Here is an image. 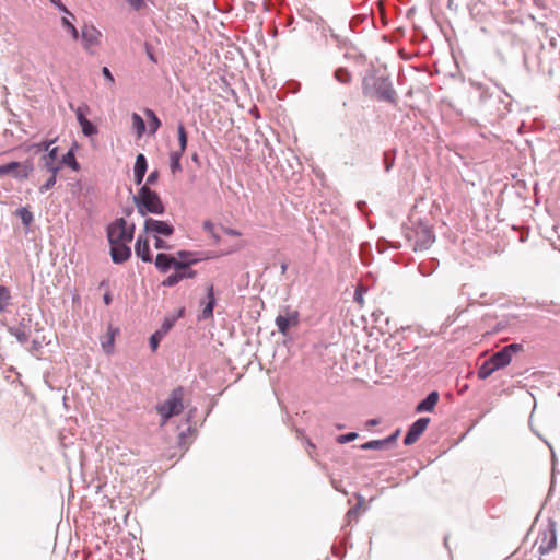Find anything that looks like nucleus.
Returning a JSON list of instances; mask_svg holds the SVG:
<instances>
[{
	"mask_svg": "<svg viewBox=\"0 0 560 560\" xmlns=\"http://www.w3.org/2000/svg\"><path fill=\"white\" fill-rule=\"evenodd\" d=\"M155 241H154V247L156 249H165V250H168L171 249V245H168L165 241H163L162 238H160L159 236H155L154 237Z\"/></svg>",
	"mask_w": 560,
	"mask_h": 560,
	"instance_id": "nucleus-43",
	"label": "nucleus"
},
{
	"mask_svg": "<svg viewBox=\"0 0 560 560\" xmlns=\"http://www.w3.org/2000/svg\"><path fill=\"white\" fill-rule=\"evenodd\" d=\"M183 387H177L172 390L170 397L163 404L156 406V410L162 417V424H165L172 417L183 411Z\"/></svg>",
	"mask_w": 560,
	"mask_h": 560,
	"instance_id": "nucleus-2",
	"label": "nucleus"
},
{
	"mask_svg": "<svg viewBox=\"0 0 560 560\" xmlns=\"http://www.w3.org/2000/svg\"><path fill=\"white\" fill-rule=\"evenodd\" d=\"M69 107L71 110L74 112L79 125L88 120L86 114L90 112V107L86 104L83 103L78 107H74L72 104H69Z\"/></svg>",
	"mask_w": 560,
	"mask_h": 560,
	"instance_id": "nucleus-26",
	"label": "nucleus"
},
{
	"mask_svg": "<svg viewBox=\"0 0 560 560\" xmlns=\"http://www.w3.org/2000/svg\"><path fill=\"white\" fill-rule=\"evenodd\" d=\"M337 428H338L339 430H341V429H343V425H342V424H338V425H337Z\"/></svg>",
	"mask_w": 560,
	"mask_h": 560,
	"instance_id": "nucleus-64",
	"label": "nucleus"
},
{
	"mask_svg": "<svg viewBox=\"0 0 560 560\" xmlns=\"http://www.w3.org/2000/svg\"><path fill=\"white\" fill-rule=\"evenodd\" d=\"M164 336L165 335L159 330H156L154 334L151 335L149 342H150V348L153 352L156 351V349L159 348V345Z\"/></svg>",
	"mask_w": 560,
	"mask_h": 560,
	"instance_id": "nucleus-36",
	"label": "nucleus"
},
{
	"mask_svg": "<svg viewBox=\"0 0 560 560\" xmlns=\"http://www.w3.org/2000/svg\"><path fill=\"white\" fill-rule=\"evenodd\" d=\"M223 231L225 234H228L230 236H240L241 235V232H238L237 230L231 229V228H224Z\"/></svg>",
	"mask_w": 560,
	"mask_h": 560,
	"instance_id": "nucleus-52",
	"label": "nucleus"
},
{
	"mask_svg": "<svg viewBox=\"0 0 560 560\" xmlns=\"http://www.w3.org/2000/svg\"><path fill=\"white\" fill-rule=\"evenodd\" d=\"M133 175H135V182L137 185H141L142 182H143V178L145 176L144 173H138V172H133Z\"/></svg>",
	"mask_w": 560,
	"mask_h": 560,
	"instance_id": "nucleus-51",
	"label": "nucleus"
},
{
	"mask_svg": "<svg viewBox=\"0 0 560 560\" xmlns=\"http://www.w3.org/2000/svg\"><path fill=\"white\" fill-rule=\"evenodd\" d=\"M135 11H141L148 7L150 0H125Z\"/></svg>",
	"mask_w": 560,
	"mask_h": 560,
	"instance_id": "nucleus-37",
	"label": "nucleus"
},
{
	"mask_svg": "<svg viewBox=\"0 0 560 560\" xmlns=\"http://www.w3.org/2000/svg\"><path fill=\"white\" fill-rule=\"evenodd\" d=\"M304 440H305V443H306L307 447L310 448L307 452H308L310 456L313 457V454H312L311 450H314L315 445L312 443V441L310 439L304 438Z\"/></svg>",
	"mask_w": 560,
	"mask_h": 560,
	"instance_id": "nucleus-53",
	"label": "nucleus"
},
{
	"mask_svg": "<svg viewBox=\"0 0 560 560\" xmlns=\"http://www.w3.org/2000/svg\"><path fill=\"white\" fill-rule=\"evenodd\" d=\"M357 438H358V433L357 432H349V433H346V434L338 435L336 438V441L339 444H346V443L354 441Z\"/></svg>",
	"mask_w": 560,
	"mask_h": 560,
	"instance_id": "nucleus-38",
	"label": "nucleus"
},
{
	"mask_svg": "<svg viewBox=\"0 0 560 560\" xmlns=\"http://www.w3.org/2000/svg\"><path fill=\"white\" fill-rule=\"evenodd\" d=\"M147 119H148V125H149V133L151 136L155 135L156 131L160 129L161 127V120L160 118L158 117V115L154 113V110L150 109V108H145L143 110Z\"/></svg>",
	"mask_w": 560,
	"mask_h": 560,
	"instance_id": "nucleus-20",
	"label": "nucleus"
},
{
	"mask_svg": "<svg viewBox=\"0 0 560 560\" xmlns=\"http://www.w3.org/2000/svg\"><path fill=\"white\" fill-rule=\"evenodd\" d=\"M377 423H378V421L376 419H371L368 421L369 425H376Z\"/></svg>",
	"mask_w": 560,
	"mask_h": 560,
	"instance_id": "nucleus-58",
	"label": "nucleus"
},
{
	"mask_svg": "<svg viewBox=\"0 0 560 560\" xmlns=\"http://www.w3.org/2000/svg\"><path fill=\"white\" fill-rule=\"evenodd\" d=\"M132 200L141 217H147L149 213L163 214L165 212V207L159 194L147 185L141 186L137 195L132 197Z\"/></svg>",
	"mask_w": 560,
	"mask_h": 560,
	"instance_id": "nucleus-1",
	"label": "nucleus"
},
{
	"mask_svg": "<svg viewBox=\"0 0 560 560\" xmlns=\"http://www.w3.org/2000/svg\"><path fill=\"white\" fill-rule=\"evenodd\" d=\"M203 230L212 233L214 231V224L211 221H205L202 225Z\"/></svg>",
	"mask_w": 560,
	"mask_h": 560,
	"instance_id": "nucleus-50",
	"label": "nucleus"
},
{
	"mask_svg": "<svg viewBox=\"0 0 560 560\" xmlns=\"http://www.w3.org/2000/svg\"><path fill=\"white\" fill-rule=\"evenodd\" d=\"M11 304V293L10 290L0 285V310H5Z\"/></svg>",
	"mask_w": 560,
	"mask_h": 560,
	"instance_id": "nucleus-30",
	"label": "nucleus"
},
{
	"mask_svg": "<svg viewBox=\"0 0 560 560\" xmlns=\"http://www.w3.org/2000/svg\"><path fill=\"white\" fill-rule=\"evenodd\" d=\"M524 128H525V121H521L518 131L522 132Z\"/></svg>",
	"mask_w": 560,
	"mask_h": 560,
	"instance_id": "nucleus-60",
	"label": "nucleus"
},
{
	"mask_svg": "<svg viewBox=\"0 0 560 560\" xmlns=\"http://www.w3.org/2000/svg\"><path fill=\"white\" fill-rule=\"evenodd\" d=\"M80 126L82 129V133L86 137L95 136L98 132L97 127L89 119L83 121V124H81Z\"/></svg>",
	"mask_w": 560,
	"mask_h": 560,
	"instance_id": "nucleus-34",
	"label": "nucleus"
},
{
	"mask_svg": "<svg viewBox=\"0 0 560 560\" xmlns=\"http://www.w3.org/2000/svg\"><path fill=\"white\" fill-rule=\"evenodd\" d=\"M176 255L178 257L177 260L199 259L198 257H196V253L189 250H178Z\"/></svg>",
	"mask_w": 560,
	"mask_h": 560,
	"instance_id": "nucleus-40",
	"label": "nucleus"
},
{
	"mask_svg": "<svg viewBox=\"0 0 560 560\" xmlns=\"http://www.w3.org/2000/svg\"><path fill=\"white\" fill-rule=\"evenodd\" d=\"M114 339H115V331L112 329V327H109L106 339L102 341V348L105 353L109 354L113 352Z\"/></svg>",
	"mask_w": 560,
	"mask_h": 560,
	"instance_id": "nucleus-31",
	"label": "nucleus"
},
{
	"mask_svg": "<svg viewBox=\"0 0 560 560\" xmlns=\"http://www.w3.org/2000/svg\"><path fill=\"white\" fill-rule=\"evenodd\" d=\"M368 85H369V82H368V80H365V81H364V89H366V88H368Z\"/></svg>",
	"mask_w": 560,
	"mask_h": 560,
	"instance_id": "nucleus-63",
	"label": "nucleus"
},
{
	"mask_svg": "<svg viewBox=\"0 0 560 560\" xmlns=\"http://www.w3.org/2000/svg\"><path fill=\"white\" fill-rule=\"evenodd\" d=\"M179 261L171 254L160 253L155 257L154 265L160 272L166 273L172 268L174 269Z\"/></svg>",
	"mask_w": 560,
	"mask_h": 560,
	"instance_id": "nucleus-15",
	"label": "nucleus"
},
{
	"mask_svg": "<svg viewBox=\"0 0 560 560\" xmlns=\"http://www.w3.org/2000/svg\"><path fill=\"white\" fill-rule=\"evenodd\" d=\"M373 90L380 101H385L392 104L396 103V92L393 88L392 81L386 77L373 78Z\"/></svg>",
	"mask_w": 560,
	"mask_h": 560,
	"instance_id": "nucleus-8",
	"label": "nucleus"
},
{
	"mask_svg": "<svg viewBox=\"0 0 560 560\" xmlns=\"http://www.w3.org/2000/svg\"><path fill=\"white\" fill-rule=\"evenodd\" d=\"M287 269H288V265L285 262H282L281 264V272L285 273Z\"/></svg>",
	"mask_w": 560,
	"mask_h": 560,
	"instance_id": "nucleus-59",
	"label": "nucleus"
},
{
	"mask_svg": "<svg viewBox=\"0 0 560 560\" xmlns=\"http://www.w3.org/2000/svg\"><path fill=\"white\" fill-rule=\"evenodd\" d=\"M61 165L65 164L69 167H71L73 171H79L80 164L77 162L74 152L72 150H69L61 159L60 161Z\"/></svg>",
	"mask_w": 560,
	"mask_h": 560,
	"instance_id": "nucleus-28",
	"label": "nucleus"
},
{
	"mask_svg": "<svg viewBox=\"0 0 560 560\" xmlns=\"http://www.w3.org/2000/svg\"><path fill=\"white\" fill-rule=\"evenodd\" d=\"M52 141H44L36 145L37 151H49L51 148Z\"/></svg>",
	"mask_w": 560,
	"mask_h": 560,
	"instance_id": "nucleus-49",
	"label": "nucleus"
},
{
	"mask_svg": "<svg viewBox=\"0 0 560 560\" xmlns=\"http://www.w3.org/2000/svg\"><path fill=\"white\" fill-rule=\"evenodd\" d=\"M177 136L179 144V149L177 150V152L185 153V151L187 150L188 137L183 122H179L177 126Z\"/></svg>",
	"mask_w": 560,
	"mask_h": 560,
	"instance_id": "nucleus-25",
	"label": "nucleus"
},
{
	"mask_svg": "<svg viewBox=\"0 0 560 560\" xmlns=\"http://www.w3.org/2000/svg\"><path fill=\"white\" fill-rule=\"evenodd\" d=\"M147 52H148L149 59L152 60L153 62H156V59H155L153 52L150 50L149 47H147Z\"/></svg>",
	"mask_w": 560,
	"mask_h": 560,
	"instance_id": "nucleus-56",
	"label": "nucleus"
},
{
	"mask_svg": "<svg viewBox=\"0 0 560 560\" xmlns=\"http://www.w3.org/2000/svg\"><path fill=\"white\" fill-rule=\"evenodd\" d=\"M489 360L493 363L494 368L499 370L510 364L512 357L502 348L500 351L492 354Z\"/></svg>",
	"mask_w": 560,
	"mask_h": 560,
	"instance_id": "nucleus-19",
	"label": "nucleus"
},
{
	"mask_svg": "<svg viewBox=\"0 0 560 560\" xmlns=\"http://www.w3.org/2000/svg\"><path fill=\"white\" fill-rule=\"evenodd\" d=\"M16 217H19L24 226H30L34 221L33 213L25 207H21L15 212Z\"/></svg>",
	"mask_w": 560,
	"mask_h": 560,
	"instance_id": "nucleus-27",
	"label": "nucleus"
},
{
	"mask_svg": "<svg viewBox=\"0 0 560 560\" xmlns=\"http://www.w3.org/2000/svg\"><path fill=\"white\" fill-rule=\"evenodd\" d=\"M298 324H299V313L296 311H293L285 316L278 315L276 317V325L278 327V330L282 335H287L289 328L291 326H296Z\"/></svg>",
	"mask_w": 560,
	"mask_h": 560,
	"instance_id": "nucleus-16",
	"label": "nucleus"
},
{
	"mask_svg": "<svg viewBox=\"0 0 560 560\" xmlns=\"http://www.w3.org/2000/svg\"><path fill=\"white\" fill-rule=\"evenodd\" d=\"M45 170L50 173V176H55V178L57 179V174L61 170V163L60 164H55L52 166H48Z\"/></svg>",
	"mask_w": 560,
	"mask_h": 560,
	"instance_id": "nucleus-48",
	"label": "nucleus"
},
{
	"mask_svg": "<svg viewBox=\"0 0 560 560\" xmlns=\"http://www.w3.org/2000/svg\"><path fill=\"white\" fill-rule=\"evenodd\" d=\"M400 434V430H396L393 434H390L389 436L385 438V439H382V440H372V441H369V442H365L363 444L360 445V448L363 450V451H382V450H387L389 448L390 446H393L398 436Z\"/></svg>",
	"mask_w": 560,
	"mask_h": 560,
	"instance_id": "nucleus-12",
	"label": "nucleus"
},
{
	"mask_svg": "<svg viewBox=\"0 0 560 560\" xmlns=\"http://www.w3.org/2000/svg\"><path fill=\"white\" fill-rule=\"evenodd\" d=\"M175 322H176V318H174V317H166L163 320V324H162L161 328L159 329V331H161L164 335H166L168 332V330H171V328L175 325Z\"/></svg>",
	"mask_w": 560,
	"mask_h": 560,
	"instance_id": "nucleus-39",
	"label": "nucleus"
},
{
	"mask_svg": "<svg viewBox=\"0 0 560 560\" xmlns=\"http://www.w3.org/2000/svg\"><path fill=\"white\" fill-rule=\"evenodd\" d=\"M147 170H148V162H147V158L144 156V154L142 153H139L136 158V162H135V166H133V172H138V173H147Z\"/></svg>",
	"mask_w": 560,
	"mask_h": 560,
	"instance_id": "nucleus-33",
	"label": "nucleus"
},
{
	"mask_svg": "<svg viewBox=\"0 0 560 560\" xmlns=\"http://www.w3.org/2000/svg\"><path fill=\"white\" fill-rule=\"evenodd\" d=\"M8 331L11 336L15 337L21 345H24L28 340V334L25 331V325L23 323H20L19 326L9 327Z\"/></svg>",
	"mask_w": 560,
	"mask_h": 560,
	"instance_id": "nucleus-22",
	"label": "nucleus"
},
{
	"mask_svg": "<svg viewBox=\"0 0 560 560\" xmlns=\"http://www.w3.org/2000/svg\"><path fill=\"white\" fill-rule=\"evenodd\" d=\"M407 238L412 242L415 250H424L434 243L435 235L431 226L420 222L407 233Z\"/></svg>",
	"mask_w": 560,
	"mask_h": 560,
	"instance_id": "nucleus-4",
	"label": "nucleus"
},
{
	"mask_svg": "<svg viewBox=\"0 0 560 560\" xmlns=\"http://www.w3.org/2000/svg\"><path fill=\"white\" fill-rule=\"evenodd\" d=\"M498 369L494 368L493 363L488 359L482 362V364L478 369V377L480 380L488 378L493 372H495Z\"/></svg>",
	"mask_w": 560,
	"mask_h": 560,
	"instance_id": "nucleus-24",
	"label": "nucleus"
},
{
	"mask_svg": "<svg viewBox=\"0 0 560 560\" xmlns=\"http://www.w3.org/2000/svg\"><path fill=\"white\" fill-rule=\"evenodd\" d=\"M200 259L180 260L174 268V273L170 275L162 281L165 288L175 287L184 279H192L197 276V271L191 269V265L197 264Z\"/></svg>",
	"mask_w": 560,
	"mask_h": 560,
	"instance_id": "nucleus-5",
	"label": "nucleus"
},
{
	"mask_svg": "<svg viewBox=\"0 0 560 560\" xmlns=\"http://www.w3.org/2000/svg\"><path fill=\"white\" fill-rule=\"evenodd\" d=\"M129 243H115L110 244V256L115 264H122L131 256V248Z\"/></svg>",
	"mask_w": 560,
	"mask_h": 560,
	"instance_id": "nucleus-14",
	"label": "nucleus"
},
{
	"mask_svg": "<svg viewBox=\"0 0 560 560\" xmlns=\"http://www.w3.org/2000/svg\"><path fill=\"white\" fill-rule=\"evenodd\" d=\"M102 33L94 26L85 24L81 31V39L85 50H90L92 47L100 44Z\"/></svg>",
	"mask_w": 560,
	"mask_h": 560,
	"instance_id": "nucleus-13",
	"label": "nucleus"
},
{
	"mask_svg": "<svg viewBox=\"0 0 560 560\" xmlns=\"http://www.w3.org/2000/svg\"><path fill=\"white\" fill-rule=\"evenodd\" d=\"M102 74L104 75V78L110 83V84H114L115 83V79H114V75L112 74L110 70L107 68V67H103L102 68Z\"/></svg>",
	"mask_w": 560,
	"mask_h": 560,
	"instance_id": "nucleus-47",
	"label": "nucleus"
},
{
	"mask_svg": "<svg viewBox=\"0 0 560 560\" xmlns=\"http://www.w3.org/2000/svg\"><path fill=\"white\" fill-rule=\"evenodd\" d=\"M61 24L71 34L73 39L77 40L79 38V32L68 16L61 19Z\"/></svg>",
	"mask_w": 560,
	"mask_h": 560,
	"instance_id": "nucleus-35",
	"label": "nucleus"
},
{
	"mask_svg": "<svg viewBox=\"0 0 560 560\" xmlns=\"http://www.w3.org/2000/svg\"><path fill=\"white\" fill-rule=\"evenodd\" d=\"M135 253L144 262H152L153 256L150 252L149 242L141 235L138 236L135 244Z\"/></svg>",
	"mask_w": 560,
	"mask_h": 560,
	"instance_id": "nucleus-17",
	"label": "nucleus"
},
{
	"mask_svg": "<svg viewBox=\"0 0 560 560\" xmlns=\"http://www.w3.org/2000/svg\"><path fill=\"white\" fill-rule=\"evenodd\" d=\"M57 179L55 176H49L48 179L39 187V192L45 194L56 185Z\"/></svg>",
	"mask_w": 560,
	"mask_h": 560,
	"instance_id": "nucleus-41",
	"label": "nucleus"
},
{
	"mask_svg": "<svg viewBox=\"0 0 560 560\" xmlns=\"http://www.w3.org/2000/svg\"><path fill=\"white\" fill-rule=\"evenodd\" d=\"M103 301L106 305H109L112 303V295L107 292L103 296Z\"/></svg>",
	"mask_w": 560,
	"mask_h": 560,
	"instance_id": "nucleus-55",
	"label": "nucleus"
},
{
	"mask_svg": "<svg viewBox=\"0 0 560 560\" xmlns=\"http://www.w3.org/2000/svg\"><path fill=\"white\" fill-rule=\"evenodd\" d=\"M206 300L200 301V306H202L201 313L197 316L199 322L207 320L213 317V310L217 304V299L214 296V288L212 284H208L206 288Z\"/></svg>",
	"mask_w": 560,
	"mask_h": 560,
	"instance_id": "nucleus-11",
	"label": "nucleus"
},
{
	"mask_svg": "<svg viewBox=\"0 0 560 560\" xmlns=\"http://www.w3.org/2000/svg\"><path fill=\"white\" fill-rule=\"evenodd\" d=\"M383 160H384L385 172H389L392 170V167L394 166L395 156L392 155L389 152H385Z\"/></svg>",
	"mask_w": 560,
	"mask_h": 560,
	"instance_id": "nucleus-42",
	"label": "nucleus"
},
{
	"mask_svg": "<svg viewBox=\"0 0 560 560\" xmlns=\"http://www.w3.org/2000/svg\"><path fill=\"white\" fill-rule=\"evenodd\" d=\"M143 230L147 234H153L154 237L159 235L171 236L174 233V226L171 223L152 218L145 219Z\"/></svg>",
	"mask_w": 560,
	"mask_h": 560,
	"instance_id": "nucleus-9",
	"label": "nucleus"
},
{
	"mask_svg": "<svg viewBox=\"0 0 560 560\" xmlns=\"http://www.w3.org/2000/svg\"><path fill=\"white\" fill-rule=\"evenodd\" d=\"M135 224H127L124 218H118L108 224L106 232L109 244L130 243L135 236Z\"/></svg>",
	"mask_w": 560,
	"mask_h": 560,
	"instance_id": "nucleus-3",
	"label": "nucleus"
},
{
	"mask_svg": "<svg viewBox=\"0 0 560 560\" xmlns=\"http://www.w3.org/2000/svg\"><path fill=\"white\" fill-rule=\"evenodd\" d=\"M430 423V418L422 417L416 420L408 429L405 438L404 444L409 446L418 441V439L422 435V433L427 430Z\"/></svg>",
	"mask_w": 560,
	"mask_h": 560,
	"instance_id": "nucleus-10",
	"label": "nucleus"
},
{
	"mask_svg": "<svg viewBox=\"0 0 560 560\" xmlns=\"http://www.w3.org/2000/svg\"><path fill=\"white\" fill-rule=\"evenodd\" d=\"M131 118H132V125H133V128L136 130L137 136L141 137L145 132V122H144V120L137 113H133Z\"/></svg>",
	"mask_w": 560,
	"mask_h": 560,
	"instance_id": "nucleus-29",
	"label": "nucleus"
},
{
	"mask_svg": "<svg viewBox=\"0 0 560 560\" xmlns=\"http://www.w3.org/2000/svg\"><path fill=\"white\" fill-rule=\"evenodd\" d=\"M51 3L58 8L61 12L73 19V14L65 7L60 0H51Z\"/></svg>",
	"mask_w": 560,
	"mask_h": 560,
	"instance_id": "nucleus-44",
	"label": "nucleus"
},
{
	"mask_svg": "<svg viewBox=\"0 0 560 560\" xmlns=\"http://www.w3.org/2000/svg\"><path fill=\"white\" fill-rule=\"evenodd\" d=\"M557 544V535L555 525L549 522L546 527L539 532L537 539L534 544V547H537V550L544 555L549 552L556 547Z\"/></svg>",
	"mask_w": 560,
	"mask_h": 560,
	"instance_id": "nucleus-7",
	"label": "nucleus"
},
{
	"mask_svg": "<svg viewBox=\"0 0 560 560\" xmlns=\"http://www.w3.org/2000/svg\"><path fill=\"white\" fill-rule=\"evenodd\" d=\"M159 179V171L158 170H154L152 171L148 178H147V183L144 185H147L148 187L150 185H154L156 183V180Z\"/></svg>",
	"mask_w": 560,
	"mask_h": 560,
	"instance_id": "nucleus-45",
	"label": "nucleus"
},
{
	"mask_svg": "<svg viewBox=\"0 0 560 560\" xmlns=\"http://www.w3.org/2000/svg\"><path fill=\"white\" fill-rule=\"evenodd\" d=\"M439 393L431 392L424 399H422L416 407L417 412H430L434 409L439 401Z\"/></svg>",
	"mask_w": 560,
	"mask_h": 560,
	"instance_id": "nucleus-18",
	"label": "nucleus"
},
{
	"mask_svg": "<svg viewBox=\"0 0 560 560\" xmlns=\"http://www.w3.org/2000/svg\"><path fill=\"white\" fill-rule=\"evenodd\" d=\"M183 154L184 153L177 152V151H172L170 153V168H171L172 174H177V173L182 172L183 167H182L180 160H182Z\"/></svg>",
	"mask_w": 560,
	"mask_h": 560,
	"instance_id": "nucleus-23",
	"label": "nucleus"
},
{
	"mask_svg": "<svg viewBox=\"0 0 560 560\" xmlns=\"http://www.w3.org/2000/svg\"><path fill=\"white\" fill-rule=\"evenodd\" d=\"M210 234L213 236V238H214V241H215V242H219V236H218L217 234H214V232H212V233H210Z\"/></svg>",
	"mask_w": 560,
	"mask_h": 560,
	"instance_id": "nucleus-61",
	"label": "nucleus"
},
{
	"mask_svg": "<svg viewBox=\"0 0 560 560\" xmlns=\"http://www.w3.org/2000/svg\"><path fill=\"white\" fill-rule=\"evenodd\" d=\"M34 170L33 162L26 160L24 162L12 161L0 165V178L10 176L19 182L27 179Z\"/></svg>",
	"mask_w": 560,
	"mask_h": 560,
	"instance_id": "nucleus-6",
	"label": "nucleus"
},
{
	"mask_svg": "<svg viewBox=\"0 0 560 560\" xmlns=\"http://www.w3.org/2000/svg\"><path fill=\"white\" fill-rule=\"evenodd\" d=\"M504 350L512 357L513 353L518 352L522 349V345L520 343H511L503 347Z\"/></svg>",
	"mask_w": 560,
	"mask_h": 560,
	"instance_id": "nucleus-46",
	"label": "nucleus"
},
{
	"mask_svg": "<svg viewBox=\"0 0 560 560\" xmlns=\"http://www.w3.org/2000/svg\"><path fill=\"white\" fill-rule=\"evenodd\" d=\"M184 312H185V310H184V308H180V310H179V312H178V315H177V316H178V317H182V316L184 315Z\"/></svg>",
	"mask_w": 560,
	"mask_h": 560,
	"instance_id": "nucleus-62",
	"label": "nucleus"
},
{
	"mask_svg": "<svg viewBox=\"0 0 560 560\" xmlns=\"http://www.w3.org/2000/svg\"><path fill=\"white\" fill-rule=\"evenodd\" d=\"M359 505H360V504H358L357 506H354V508H352V509H350V510L348 511L347 516H348L349 518L357 514V511H358V509H359Z\"/></svg>",
	"mask_w": 560,
	"mask_h": 560,
	"instance_id": "nucleus-54",
	"label": "nucleus"
},
{
	"mask_svg": "<svg viewBox=\"0 0 560 560\" xmlns=\"http://www.w3.org/2000/svg\"><path fill=\"white\" fill-rule=\"evenodd\" d=\"M58 148L54 147L49 151H47L46 154H44L40 159V166L43 168H46L48 166H52L55 164H60V161H58Z\"/></svg>",
	"mask_w": 560,
	"mask_h": 560,
	"instance_id": "nucleus-21",
	"label": "nucleus"
},
{
	"mask_svg": "<svg viewBox=\"0 0 560 560\" xmlns=\"http://www.w3.org/2000/svg\"><path fill=\"white\" fill-rule=\"evenodd\" d=\"M334 77L338 82L342 84H348L351 81V73L346 68L336 69Z\"/></svg>",
	"mask_w": 560,
	"mask_h": 560,
	"instance_id": "nucleus-32",
	"label": "nucleus"
},
{
	"mask_svg": "<svg viewBox=\"0 0 560 560\" xmlns=\"http://www.w3.org/2000/svg\"><path fill=\"white\" fill-rule=\"evenodd\" d=\"M132 212H133V209H132V208H126V209L124 210V213H125L126 215H130Z\"/></svg>",
	"mask_w": 560,
	"mask_h": 560,
	"instance_id": "nucleus-57",
	"label": "nucleus"
}]
</instances>
